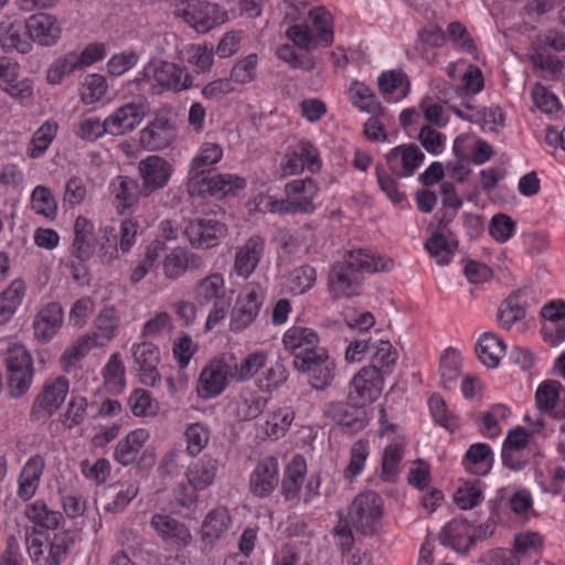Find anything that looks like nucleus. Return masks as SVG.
I'll return each instance as SVG.
<instances>
[{"instance_id": "25", "label": "nucleus", "mask_w": 565, "mask_h": 565, "mask_svg": "<svg viewBox=\"0 0 565 565\" xmlns=\"http://www.w3.org/2000/svg\"><path fill=\"white\" fill-rule=\"evenodd\" d=\"M385 158L394 173L412 175L422 164L425 156L418 146L411 143L391 149Z\"/></svg>"}, {"instance_id": "31", "label": "nucleus", "mask_w": 565, "mask_h": 565, "mask_svg": "<svg viewBox=\"0 0 565 565\" xmlns=\"http://www.w3.org/2000/svg\"><path fill=\"white\" fill-rule=\"evenodd\" d=\"M361 407L362 406H356L353 403L329 402L323 406V416L341 426L356 431L364 426V419L362 418L363 411Z\"/></svg>"}, {"instance_id": "2", "label": "nucleus", "mask_w": 565, "mask_h": 565, "mask_svg": "<svg viewBox=\"0 0 565 565\" xmlns=\"http://www.w3.org/2000/svg\"><path fill=\"white\" fill-rule=\"evenodd\" d=\"M120 312L114 306H106L95 317L92 330L81 335L61 356L64 367L73 365L92 349L106 347L116 335L120 326Z\"/></svg>"}, {"instance_id": "60", "label": "nucleus", "mask_w": 565, "mask_h": 565, "mask_svg": "<svg viewBox=\"0 0 565 565\" xmlns=\"http://www.w3.org/2000/svg\"><path fill=\"white\" fill-rule=\"evenodd\" d=\"M543 547V536L536 532H524L515 536L513 551L523 562L539 555Z\"/></svg>"}, {"instance_id": "20", "label": "nucleus", "mask_w": 565, "mask_h": 565, "mask_svg": "<svg viewBox=\"0 0 565 565\" xmlns=\"http://www.w3.org/2000/svg\"><path fill=\"white\" fill-rule=\"evenodd\" d=\"M71 255L81 262L89 260L96 252L97 237L93 222L85 216H77L73 227Z\"/></svg>"}, {"instance_id": "28", "label": "nucleus", "mask_w": 565, "mask_h": 565, "mask_svg": "<svg viewBox=\"0 0 565 565\" xmlns=\"http://www.w3.org/2000/svg\"><path fill=\"white\" fill-rule=\"evenodd\" d=\"M174 138L172 124L164 117H158L140 131V143L149 151L168 148Z\"/></svg>"}, {"instance_id": "26", "label": "nucleus", "mask_w": 565, "mask_h": 565, "mask_svg": "<svg viewBox=\"0 0 565 565\" xmlns=\"http://www.w3.org/2000/svg\"><path fill=\"white\" fill-rule=\"evenodd\" d=\"M64 321L63 308L58 302H50L43 307L34 318L33 329L34 335L41 342L52 340Z\"/></svg>"}, {"instance_id": "63", "label": "nucleus", "mask_w": 565, "mask_h": 565, "mask_svg": "<svg viewBox=\"0 0 565 565\" xmlns=\"http://www.w3.org/2000/svg\"><path fill=\"white\" fill-rule=\"evenodd\" d=\"M525 317V308L518 295L510 296L499 308L498 321L504 329H510L516 321Z\"/></svg>"}, {"instance_id": "27", "label": "nucleus", "mask_w": 565, "mask_h": 565, "mask_svg": "<svg viewBox=\"0 0 565 565\" xmlns=\"http://www.w3.org/2000/svg\"><path fill=\"white\" fill-rule=\"evenodd\" d=\"M246 182L243 178L234 174H214L207 175L200 182L196 190L189 189L191 196L210 194L217 199L225 198L235 190L244 189Z\"/></svg>"}, {"instance_id": "47", "label": "nucleus", "mask_w": 565, "mask_h": 565, "mask_svg": "<svg viewBox=\"0 0 565 565\" xmlns=\"http://www.w3.org/2000/svg\"><path fill=\"white\" fill-rule=\"evenodd\" d=\"M225 281L221 274H212L201 279L195 289L196 300L210 305L225 299Z\"/></svg>"}, {"instance_id": "14", "label": "nucleus", "mask_w": 565, "mask_h": 565, "mask_svg": "<svg viewBox=\"0 0 565 565\" xmlns=\"http://www.w3.org/2000/svg\"><path fill=\"white\" fill-rule=\"evenodd\" d=\"M68 388L70 383L65 376L46 381L33 402L31 417L40 420L52 416L64 403Z\"/></svg>"}, {"instance_id": "5", "label": "nucleus", "mask_w": 565, "mask_h": 565, "mask_svg": "<svg viewBox=\"0 0 565 565\" xmlns=\"http://www.w3.org/2000/svg\"><path fill=\"white\" fill-rule=\"evenodd\" d=\"M8 371V388L12 397L23 396L33 381V362L30 353L20 343H10L3 351Z\"/></svg>"}, {"instance_id": "43", "label": "nucleus", "mask_w": 565, "mask_h": 565, "mask_svg": "<svg viewBox=\"0 0 565 565\" xmlns=\"http://www.w3.org/2000/svg\"><path fill=\"white\" fill-rule=\"evenodd\" d=\"M25 296V284L14 279L0 294V326L8 323L17 312Z\"/></svg>"}, {"instance_id": "6", "label": "nucleus", "mask_w": 565, "mask_h": 565, "mask_svg": "<svg viewBox=\"0 0 565 565\" xmlns=\"http://www.w3.org/2000/svg\"><path fill=\"white\" fill-rule=\"evenodd\" d=\"M384 501L376 492L358 494L348 512L352 526L363 535H374L382 524Z\"/></svg>"}, {"instance_id": "36", "label": "nucleus", "mask_w": 565, "mask_h": 565, "mask_svg": "<svg viewBox=\"0 0 565 565\" xmlns=\"http://www.w3.org/2000/svg\"><path fill=\"white\" fill-rule=\"evenodd\" d=\"M218 470V459L211 456H203L189 466L185 476L192 487L204 490L214 483Z\"/></svg>"}, {"instance_id": "48", "label": "nucleus", "mask_w": 565, "mask_h": 565, "mask_svg": "<svg viewBox=\"0 0 565 565\" xmlns=\"http://www.w3.org/2000/svg\"><path fill=\"white\" fill-rule=\"evenodd\" d=\"M372 347L374 351L369 367H374L384 376L391 374L398 359L396 349L390 341L384 340L377 341Z\"/></svg>"}, {"instance_id": "15", "label": "nucleus", "mask_w": 565, "mask_h": 565, "mask_svg": "<svg viewBox=\"0 0 565 565\" xmlns=\"http://www.w3.org/2000/svg\"><path fill=\"white\" fill-rule=\"evenodd\" d=\"M134 369L139 380L147 386H156L160 383V373L158 365L160 362V350L158 345L150 341L134 343L130 348Z\"/></svg>"}, {"instance_id": "45", "label": "nucleus", "mask_w": 565, "mask_h": 565, "mask_svg": "<svg viewBox=\"0 0 565 565\" xmlns=\"http://www.w3.org/2000/svg\"><path fill=\"white\" fill-rule=\"evenodd\" d=\"M348 94L352 105L361 111L371 115H384V109L377 97L365 84L358 81L353 82L349 87Z\"/></svg>"}, {"instance_id": "18", "label": "nucleus", "mask_w": 565, "mask_h": 565, "mask_svg": "<svg viewBox=\"0 0 565 565\" xmlns=\"http://www.w3.org/2000/svg\"><path fill=\"white\" fill-rule=\"evenodd\" d=\"M223 157V149L218 143L204 142L192 158L188 171V190H196L200 182H203L211 171Z\"/></svg>"}, {"instance_id": "38", "label": "nucleus", "mask_w": 565, "mask_h": 565, "mask_svg": "<svg viewBox=\"0 0 565 565\" xmlns=\"http://www.w3.org/2000/svg\"><path fill=\"white\" fill-rule=\"evenodd\" d=\"M267 360L268 353L262 350L252 352L239 361L231 355L228 362L232 364V381L243 383L252 380L266 366Z\"/></svg>"}, {"instance_id": "62", "label": "nucleus", "mask_w": 565, "mask_h": 565, "mask_svg": "<svg viewBox=\"0 0 565 565\" xmlns=\"http://www.w3.org/2000/svg\"><path fill=\"white\" fill-rule=\"evenodd\" d=\"M113 500L105 505V511L113 514L122 512L126 507L138 495L139 486L136 482H124L118 486Z\"/></svg>"}, {"instance_id": "46", "label": "nucleus", "mask_w": 565, "mask_h": 565, "mask_svg": "<svg viewBox=\"0 0 565 565\" xmlns=\"http://www.w3.org/2000/svg\"><path fill=\"white\" fill-rule=\"evenodd\" d=\"M24 514L35 526L46 530L57 529L63 519L58 511L49 508L42 500H36L28 504Z\"/></svg>"}, {"instance_id": "33", "label": "nucleus", "mask_w": 565, "mask_h": 565, "mask_svg": "<svg viewBox=\"0 0 565 565\" xmlns=\"http://www.w3.org/2000/svg\"><path fill=\"white\" fill-rule=\"evenodd\" d=\"M109 189L116 200V206L120 214L127 210H131L138 203L141 194V185L138 182L126 175H118L110 184Z\"/></svg>"}, {"instance_id": "35", "label": "nucleus", "mask_w": 565, "mask_h": 565, "mask_svg": "<svg viewBox=\"0 0 565 565\" xmlns=\"http://www.w3.org/2000/svg\"><path fill=\"white\" fill-rule=\"evenodd\" d=\"M440 543L458 553H467L473 544L469 523L461 519H454L448 522L440 534Z\"/></svg>"}, {"instance_id": "44", "label": "nucleus", "mask_w": 565, "mask_h": 565, "mask_svg": "<svg viewBox=\"0 0 565 565\" xmlns=\"http://www.w3.org/2000/svg\"><path fill=\"white\" fill-rule=\"evenodd\" d=\"M231 515L225 507H217L211 510L205 516L201 535L204 541L213 542L222 537L228 530Z\"/></svg>"}, {"instance_id": "51", "label": "nucleus", "mask_w": 565, "mask_h": 565, "mask_svg": "<svg viewBox=\"0 0 565 565\" xmlns=\"http://www.w3.org/2000/svg\"><path fill=\"white\" fill-rule=\"evenodd\" d=\"M379 88L385 96L397 94L398 97H406L411 89V82L402 71H387L379 76Z\"/></svg>"}, {"instance_id": "29", "label": "nucleus", "mask_w": 565, "mask_h": 565, "mask_svg": "<svg viewBox=\"0 0 565 565\" xmlns=\"http://www.w3.org/2000/svg\"><path fill=\"white\" fill-rule=\"evenodd\" d=\"M45 468V461L40 455L30 457L18 479V491L17 494L23 501H29L34 497L41 482Z\"/></svg>"}, {"instance_id": "16", "label": "nucleus", "mask_w": 565, "mask_h": 565, "mask_svg": "<svg viewBox=\"0 0 565 565\" xmlns=\"http://www.w3.org/2000/svg\"><path fill=\"white\" fill-rule=\"evenodd\" d=\"M383 384L384 375L380 371L364 366L351 381L349 398L354 405L364 406L381 395Z\"/></svg>"}, {"instance_id": "42", "label": "nucleus", "mask_w": 565, "mask_h": 565, "mask_svg": "<svg viewBox=\"0 0 565 565\" xmlns=\"http://www.w3.org/2000/svg\"><path fill=\"white\" fill-rule=\"evenodd\" d=\"M476 351L483 365L494 369L505 355V344L494 333L484 332L477 342Z\"/></svg>"}, {"instance_id": "40", "label": "nucleus", "mask_w": 565, "mask_h": 565, "mask_svg": "<svg viewBox=\"0 0 565 565\" xmlns=\"http://www.w3.org/2000/svg\"><path fill=\"white\" fill-rule=\"evenodd\" d=\"M148 439L149 433L146 429L140 428L130 431L118 441L114 451L115 460L125 467L131 465Z\"/></svg>"}, {"instance_id": "21", "label": "nucleus", "mask_w": 565, "mask_h": 565, "mask_svg": "<svg viewBox=\"0 0 565 565\" xmlns=\"http://www.w3.org/2000/svg\"><path fill=\"white\" fill-rule=\"evenodd\" d=\"M29 39L43 46L57 43L61 38L62 26L57 19L47 13L31 15L26 21Z\"/></svg>"}, {"instance_id": "41", "label": "nucleus", "mask_w": 565, "mask_h": 565, "mask_svg": "<svg viewBox=\"0 0 565 565\" xmlns=\"http://www.w3.org/2000/svg\"><path fill=\"white\" fill-rule=\"evenodd\" d=\"M316 244V233L310 225H303L295 233H284L280 236V247L287 254H310L315 250Z\"/></svg>"}, {"instance_id": "64", "label": "nucleus", "mask_w": 565, "mask_h": 565, "mask_svg": "<svg viewBox=\"0 0 565 565\" xmlns=\"http://www.w3.org/2000/svg\"><path fill=\"white\" fill-rule=\"evenodd\" d=\"M82 475L97 486L104 484L110 476L111 466L108 459L99 458L95 462L84 459L79 463Z\"/></svg>"}, {"instance_id": "49", "label": "nucleus", "mask_w": 565, "mask_h": 565, "mask_svg": "<svg viewBox=\"0 0 565 565\" xmlns=\"http://www.w3.org/2000/svg\"><path fill=\"white\" fill-rule=\"evenodd\" d=\"M294 419L295 413L290 407H280L268 416L262 429L268 438L278 439L285 436Z\"/></svg>"}, {"instance_id": "54", "label": "nucleus", "mask_w": 565, "mask_h": 565, "mask_svg": "<svg viewBox=\"0 0 565 565\" xmlns=\"http://www.w3.org/2000/svg\"><path fill=\"white\" fill-rule=\"evenodd\" d=\"M429 411L434 420L449 431H456L460 427L458 416L448 409L445 401L437 394L429 398Z\"/></svg>"}, {"instance_id": "22", "label": "nucleus", "mask_w": 565, "mask_h": 565, "mask_svg": "<svg viewBox=\"0 0 565 565\" xmlns=\"http://www.w3.org/2000/svg\"><path fill=\"white\" fill-rule=\"evenodd\" d=\"M146 115L141 104L128 103L117 108L107 118L108 135L122 136L135 130Z\"/></svg>"}, {"instance_id": "11", "label": "nucleus", "mask_w": 565, "mask_h": 565, "mask_svg": "<svg viewBox=\"0 0 565 565\" xmlns=\"http://www.w3.org/2000/svg\"><path fill=\"white\" fill-rule=\"evenodd\" d=\"M232 380V364L227 360L217 359L210 362L201 371L196 383V393L203 399L220 396Z\"/></svg>"}, {"instance_id": "13", "label": "nucleus", "mask_w": 565, "mask_h": 565, "mask_svg": "<svg viewBox=\"0 0 565 565\" xmlns=\"http://www.w3.org/2000/svg\"><path fill=\"white\" fill-rule=\"evenodd\" d=\"M227 225L216 218H195L189 222L184 233L194 248H213L227 236Z\"/></svg>"}, {"instance_id": "34", "label": "nucleus", "mask_w": 565, "mask_h": 565, "mask_svg": "<svg viewBox=\"0 0 565 565\" xmlns=\"http://www.w3.org/2000/svg\"><path fill=\"white\" fill-rule=\"evenodd\" d=\"M309 370L300 371L310 373L309 383L313 390L323 391L329 387L335 376V362L329 356L328 351H320L316 358L309 361Z\"/></svg>"}, {"instance_id": "61", "label": "nucleus", "mask_w": 565, "mask_h": 565, "mask_svg": "<svg viewBox=\"0 0 565 565\" xmlns=\"http://www.w3.org/2000/svg\"><path fill=\"white\" fill-rule=\"evenodd\" d=\"M32 209L36 214L54 218L57 213V203L49 188L36 185L31 194Z\"/></svg>"}, {"instance_id": "30", "label": "nucleus", "mask_w": 565, "mask_h": 565, "mask_svg": "<svg viewBox=\"0 0 565 565\" xmlns=\"http://www.w3.org/2000/svg\"><path fill=\"white\" fill-rule=\"evenodd\" d=\"M26 24L21 20L7 19L0 23V45L7 51L28 53L31 50Z\"/></svg>"}, {"instance_id": "58", "label": "nucleus", "mask_w": 565, "mask_h": 565, "mask_svg": "<svg viewBox=\"0 0 565 565\" xmlns=\"http://www.w3.org/2000/svg\"><path fill=\"white\" fill-rule=\"evenodd\" d=\"M268 399L258 395L239 396L236 402L235 415L239 420L257 418L266 409Z\"/></svg>"}, {"instance_id": "4", "label": "nucleus", "mask_w": 565, "mask_h": 565, "mask_svg": "<svg viewBox=\"0 0 565 565\" xmlns=\"http://www.w3.org/2000/svg\"><path fill=\"white\" fill-rule=\"evenodd\" d=\"M281 342L284 350L292 355V364L297 371L309 370V361L315 359L320 351H327V349L319 345L320 339L317 331L303 326L288 328Z\"/></svg>"}, {"instance_id": "8", "label": "nucleus", "mask_w": 565, "mask_h": 565, "mask_svg": "<svg viewBox=\"0 0 565 565\" xmlns=\"http://www.w3.org/2000/svg\"><path fill=\"white\" fill-rule=\"evenodd\" d=\"M318 172L321 169L319 151L310 141L300 140L290 146L279 163L280 178L299 174L305 170Z\"/></svg>"}, {"instance_id": "55", "label": "nucleus", "mask_w": 565, "mask_h": 565, "mask_svg": "<svg viewBox=\"0 0 565 565\" xmlns=\"http://www.w3.org/2000/svg\"><path fill=\"white\" fill-rule=\"evenodd\" d=\"M57 132V124L45 121L34 134L28 148L31 158L41 157L50 147Z\"/></svg>"}, {"instance_id": "23", "label": "nucleus", "mask_w": 565, "mask_h": 565, "mask_svg": "<svg viewBox=\"0 0 565 565\" xmlns=\"http://www.w3.org/2000/svg\"><path fill=\"white\" fill-rule=\"evenodd\" d=\"M205 266V260L196 253L185 248H174L163 259V275L167 279L177 280L188 270H199Z\"/></svg>"}, {"instance_id": "10", "label": "nucleus", "mask_w": 565, "mask_h": 565, "mask_svg": "<svg viewBox=\"0 0 565 565\" xmlns=\"http://www.w3.org/2000/svg\"><path fill=\"white\" fill-rule=\"evenodd\" d=\"M151 73L157 94L164 92H182L192 86V75L175 63L167 61L148 62V73Z\"/></svg>"}, {"instance_id": "24", "label": "nucleus", "mask_w": 565, "mask_h": 565, "mask_svg": "<svg viewBox=\"0 0 565 565\" xmlns=\"http://www.w3.org/2000/svg\"><path fill=\"white\" fill-rule=\"evenodd\" d=\"M536 406L540 411L555 418L565 417V387L555 381H546L539 385L535 393Z\"/></svg>"}, {"instance_id": "53", "label": "nucleus", "mask_w": 565, "mask_h": 565, "mask_svg": "<svg viewBox=\"0 0 565 565\" xmlns=\"http://www.w3.org/2000/svg\"><path fill=\"white\" fill-rule=\"evenodd\" d=\"M173 331L172 317L168 312H158L147 320L141 329V338L158 340L170 337Z\"/></svg>"}, {"instance_id": "39", "label": "nucleus", "mask_w": 565, "mask_h": 565, "mask_svg": "<svg viewBox=\"0 0 565 565\" xmlns=\"http://www.w3.org/2000/svg\"><path fill=\"white\" fill-rule=\"evenodd\" d=\"M150 523L158 535L166 541L181 545H188L191 541L189 529L170 515L154 514Z\"/></svg>"}, {"instance_id": "19", "label": "nucleus", "mask_w": 565, "mask_h": 565, "mask_svg": "<svg viewBox=\"0 0 565 565\" xmlns=\"http://www.w3.org/2000/svg\"><path fill=\"white\" fill-rule=\"evenodd\" d=\"M266 241L255 234L236 247L234 271L237 276L248 278L257 268L264 255Z\"/></svg>"}, {"instance_id": "12", "label": "nucleus", "mask_w": 565, "mask_h": 565, "mask_svg": "<svg viewBox=\"0 0 565 565\" xmlns=\"http://www.w3.org/2000/svg\"><path fill=\"white\" fill-rule=\"evenodd\" d=\"M173 166L167 159L151 154L138 162V172L141 178V194L149 196L153 192L166 188L173 173Z\"/></svg>"}, {"instance_id": "37", "label": "nucleus", "mask_w": 565, "mask_h": 565, "mask_svg": "<svg viewBox=\"0 0 565 565\" xmlns=\"http://www.w3.org/2000/svg\"><path fill=\"white\" fill-rule=\"evenodd\" d=\"M494 454L491 447L484 443L471 445L462 458V466L470 475L487 476L493 465Z\"/></svg>"}, {"instance_id": "50", "label": "nucleus", "mask_w": 565, "mask_h": 565, "mask_svg": "<svg viewBox=\"0 0 565 565\" xmlns=\"http://www.w3.org/2000/svg\"><path fill=\"white\" fill-rule=\"evenodd\" d=\"M425 247L436 263L444 266L451 262L457 242L444 233H436L426 242Z\"/></svg>"}, {"instance_id": "59", "label": "nucleus", "mask_w": 565, "mask_h": 565, "mask_svg": "<svg viewBox=\"0 0 565 565\" xmlns=\"http://www.w3.org/2000/svg\"><path fill=\"white\" fill-rule=\"evenodd\" d=\"M289 372L281 362H276L266 369L257 379L256 385L259 391L271 393L287 382Z\"/></svg>"}, {"instance_id": "9", "label": "nucleus", "mask_w": 565, "mask_h": 565, "mask_svg": "<svg viewBox=\"0 0 565 565\" xmlns=\"http://www.w3.org/2000/svg\"><path fill=\"white\" fill-rule=\"evenodd\" d=\"M318 184L311 178L294 180L285 185L286 201L277 203L274 211L280 213H311L315 210L313 199L318 193Z\"/></svg>"}, {"instance_id": "7", "label": "nucleus", "mask_w": 565, "mask_h": 565, "mask_svg": "<svg viewBox=\"0 0 565 565\" xmlns=\"http://www.w3.org/2000/svg\"><path fill=\"white\" fill-rule=\"evenodd\" d=\"M265 296V289L257 282H248L241 289L231 311L230 329L233 332H241L255 321Z\"/></svg>"}, {"instance_id": "1", "label": "nucleus", "mask_w": 565, "mask_h": 565, "mask_svg": "<svg viewBox=\"0 0 565 565\" xmlns=\"http://www.w3.org/2000/svg\"><path fill=\"white\" fill-rule=\"evenodd\" d=\"M392 268L391 259L375 256L365 249L350 250L330 268L328 290L334 299L358 296L366 274L388 271Z\"/></svg>"}, {"instance_id": "3", "label": "nucleus", "mask_w": 565, "mask_h": 565, "mask_svg": "<svg viewBox=\"0 0 565 565\" xmlns=\"http://www.w3.org/2000/svg\"><path fill=\"white\" fill-rule=\"evenodd\" d=\"M311 25L295 24L287 29L286 36L295 45L307 52L328 47L333 43V18L324 7H317L309 11Z\"/></svg>"}, {"instance_id": "52", "label": "nucleus", "mask_w": 565, "mask_h": 565, "mask_svg": "<svg viewBox=\"0 0 565 565\" xmlns=\"http://www.w3.org/2000/svg\"><path fill=\"white\" fill-rule=\"evenodd\" d=\"M183 437L186 454L190 457H196L209 444L210 429L202 423H192L186 426Z\"/></svg>"}, {"instance_id": "32", "label": "nucleus", "mask_w": 565, "mask_h": 565, "mask_svg": "<svg viewBox=\"0 0 565 565\" xmlns=\"http://www.w3.org/2000/svg\"><path fill=\"white\" fill-rule=\"evenodd\" d=\"M307 463L302 456H295L285 470L281 480L280 493L286 501L298 502L300 490L305 481Z\"/></svg>"}, {"instance_id": "57", "label": "nucleus", "mask_w": 565, "mask_h": 565, "mask_svg": "<svg viewBox=\"0 0 565 565\" xmlns=\"http://www.w3.org/2000/svg\"><path fill=\"white\" fill-rule=\"evenodd\" d=\"M461 363L462 358L460 353L452 348H448L443 354L439 371L441 383L445 388H449L451 383L459 377Z\"/></svg>"}, {"instance_id": "17", "label": "nucleus", "mask_w": 565, "mask_h": 565, "mask_svg": "<svg viewBox=\"0 0 565 565\" xmlns=\"http://www.w3.org/2000/svg\"><path fill=\"white\" fill-rule=\"evenodd\" d=\"M279 484V463L268 456L257 462L249 475V490L257 498H267Z\"/></svg>"}, {"instance_id": "56", "label": "nucleus", "mask_w": 565, "mask_h": 565, "mask_svg": "<svg viewBox=\"0 0 565 565\" xmlns=\"http://www.w3.org/2000/svg\"><path fill=\"white\" fill-rule=\"evenodd\" d=\"M316 281V268L310 265H302L290 273L288 286L294 295H303L315 286Z\"/></svg>"}]
</instances>
